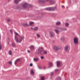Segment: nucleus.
Masks as SVG:
<instances>
[{
	"label": "nucleus",
	"instance_id": "4be33fe9",
	"mask_svg": "<svg viewBox=\"0 0 80 80\" xmlns=\"http://www.w3.org/2000/svg\"><path fill=\"white\" fill-rule=\"evenodd\" d=\"M39 3H40V2H44L45 0H38Z\"/></svg>",
	"mask_w": 80,
	"mask_h": 80
},
{
	"label": "nucleus",
	"instance_id": "6ab92c4d",
	"mask_svg": "<svg viewBox=\"0 0 80 80\" xmlns=\"http://www.w3.org/2000/svg\"><path fill=\"white\" fill-rule=\"evenodd\" d=\"M47 52L46 51H43L42 52V54H41V55H43V54H47Z\"/></svg>",
	"mask_w": 80,
	"mask_h": 80
},
{
	"label": "nucleus",
	"instance_id": "f8f14e48",
	"mask_svg": "<svg viewBox=\"0 0 80 80\" xmlns=\"http://www.w3.org/2000/svg\"><path fill=\"white\" fill-rule=\"evenodd\" d=\"M19 61H20V58L17 59L14 62V64H15V65H16L17 62H19Z\"/></svg>",
	"mask_w": 80,
	"mask_h": 80
},
{
	"label": "nucleus",
	"instance_id": "a211bd4d",
	"mask_svg": "<svg viewBox=\"0 0 80 80\" xmlns=\"http://www.w3.org/2000/svg\"><path fill=\"white\" fill-rule=\"evenodd\" d=\"M8 53L10 55H12V50H10L8 52Z\"/></svg>",
	"mask_w": 80,
	"mask_h": 80
},
{
	"label": "nucleus",
	"instance_id": "de8ad7c7",
	"mask_svg": "<svg viewBox=\"0 0 80 80\" xmlns=\"http://www.w3.org/2000/svg\"><path fill=\"white\" fill-rule=\"evenodd\" d=\"M18 0L19 1H21V0Z\"/></svg>",
	"mask_w": 80,
	"mask_h": 80
},
{
	"label": "nucleus",
	"instance_id": "423d86ee",
	"mask_svg": "<svg viewBox=\"0 0 80 80\" xmlns=\"http://www.w3.org/2000/svg\"><path fill=\"white\" fill-rule=\"evenodd\" d=\"M53 48L55 51H58L59 50H60L61 48H60L59 46H55Z\"/></svg>",
	"mask_w": 80,
	"mask_h": 80
},
{
	"label": "nucleus",
	"instance_id": "b1692460",
	"mask_svg": "<svg viewBox=\"0 0 80 80\" xmlns=\"http://www.w3.org/2000/svg\"><path fill=\"white\" fill-rule=\"evenodd\" d=\"M34 30V31H36V30H38V28L37 27H35L33 29Z\"/></svg>",
	"mask_w": 80,
	"mask_h": 80
},
{
	"label": "nucleus",
	"instance_id": "39448f33",
	"mask_svg": "<svg viewBox=\"0 0 80 80\" xmlns=\"http://www.w3.org/2000/svg\"><path fill=\"white\" fill-rule=\"evenodd\" d=\"M49 35H50V37L52 38V37H54L55 35V33H54L52 31H50L49 32Z\"/></svg>",
	"mask_w": 80,
	"mask_h": 80
},
{
	"label": "nucleus",
	"instance_id": "f3484780",
	"mask_svg": "<svg viewBox=\"0 0 80 80\" xmlns=\"http://www.w3.org/2000/svg\"><path fill=\"white\" fill-rule=\"evenodd\" d=\"M39 60V58H33V60L34 62H37Z\"/></svg>",
	"mask_w": 80,
	"mask_h": 80
},
{
	"label": "nucleus",
	"instance_id": "3c124183",
	"mask_svg": "<svg viewBox=\"0 0 80 80\" xmlns=\"http://www.w3.org/2000/svg\"><path fill=\"white\" fill-rule=\"evenodd\" d=\"M9 1H10V0H8Z\"/></svg>",
	"mask_w": 80,
	"mask_h": 80
},
{
	"label": "nucleus",
	"instance_id": "09e8293b",
	"mask_svg": "<svg viewBox=\"0 0 80 80\" xmlns=\"http://www.w3.org/2000/svg\"><path fill=\"white\" fill-rule=\"evenodd\" d=\"M26 70H27V69H26Z\"/></svg>",
	"mask_w": 80,
	"mask_h": 80
},
{
	"label": "nucleus",
	"instance_id": "ddd939ff",
	"mask_svg": "<svg viewBox=\"0 0 80 80\" xmlns=\"http://www.w3.org/2000/svg\"><path fill=\"white\" fill-rule=\"evenodd\" d=\"M57 29H61V30H63V31H66V30H67V29L66 28H58Z\"/></svg>",
	"mask_w": 80,
	"mask_h": 80
},
{
	"label": "nucleus",
	"instance_id": "20e7f679",
	"mask_svg": "<svg viewBox=\"0 0 80 80\" xmlns=\"http://www.w3.org/2000/svg\"><path fill=\"white\" fill-rule=\"evenodd\" d=\"M64 51L67 52V53H69V50H70V48L67 46H66L64 47Z\"/></svg>",
	"mask_w": 80,
	"mask_h": 80
},
{
	"label": "nucleus",
	"instance_id": "c03bdc74",
	"mask_svg": "<svg viewBox=\"0 0 80 80\" xmlns=\"http://www.w3.org/2000/svg\"><path fill=\"white\" fill-rule=\"evenodd\" d=\"M46 68H45V67H44L43 68V69H45Z\"/></svg>",
	"mask_w": 80,
	"mask_h": 80
},
{
	"label": "nucleus",
	"instance_id": "7ed1b4c3",
	"mask_svg": "<svg viewBox=\"0 0 80 80\" xmlns=\"http://www.w3.org/2000/svg\"><path fill=\"white\" fill-rule=\"evenodd\" d=\"M45 10L48 11H53V10H56V7L47 8H46Z\"/></svg>",
	"mask_w": 80,
	"mask_h": 80
},
{
	"label": "nucleus",
	"instance_id": "a18cd8bd",
	"mask_svg": "<svg viewBox=\"0 0 80 80\" xmlns=\"http://www.w3.org/2000/svg\"><path fill=\"white\" fill-rule=\"evenodd\" d=\"M8 41H10V38H8Z\"/></svg>",
	"mask_w": 80,
	"mask_h": 80
},
{
	"label": "nucleus",
	"instance_id": "a19ab883",
	"mask_svg": "<svg viewBox=\"0 0 80 80\" xmlns=\"http://www.w3.org/2000/svg\"><path fill=\"white\" fill-rule=\"evenodd\" d=\"M29 7H30L31 8V7H32V5L30 4V5H29Z\"/></svg>",
	"mask_w": 80,
	"mask_h": 80
},
{
	"label": "nucleus",
	"instance_id": "4c0bfd02",
	"mask_svg": "<svg viewBox=\"0 0 80 80\" xmlns=\"http://www.w3.org/2000/svg\"><path fill=\"white\" fill-rule=\"evenodd\" d=\"M32 65H33L32 64V63H30V67H32Z\"/></svg>",
	"mask_w": 80,
	"mask_h": 80
},
{
	"label": "nucleus",
	"instance_id": "4468645a",
	"mask_svg": "<svg viewBox=\"0 0 80 80\" xmlns=\"http://www.w3.org/2000/svg\"><path fill=\"white\" fill-rule=\"evenodd\" d=\"M14 2L15 4H18L19 2V1L18 0H14Z\"/></svg>",
	"mask_w": 80,
	"mask_h": 80
},
{
	"label": "nucleus",
	"instance_id": "c9c22d12",
	"mask_svg": "<svg viewBox=\"0 0 80 80\" xmlns=\"http://www.w3.org/2000/svg\"><path fill=\"white\" fill-rule=\"evenodd\" d=\"M9 64H10V65H11L12 64V61H10L9 62Z\"/></svg>",
	"mask_w": 80,
	"mask_h": 80
},
{
	"label": "nucleus",
	"instance_id": "37998d69",
	"mask_svg": "<svg viewBox=\"0 0 80 80\" xmlns=\"http://www.w3.org/2000/svg\"><path fill=\"white\" fill-rule=\"evenodd\" d=\"M38 68H39V69H41V67H38Z\"/></svg>",
	"mask_w": 80,
	"mask_h": 80
},
{
	"label": "nucleus",
	"instance_id": "dca6fc26",
	"mask_svg": "<svg viewBox=\"0 0 80 80\" xmlns=\"http://www.w3.org/2000/svg\"><path fill=\"white\" fill-rule=\"evenodd\" d=\"M22 26L23 27H28V26H29V25L27 24V23H24L22 24Z\"/></svg>",
	"mask_w": 80,
	"mask_h": 80
},
{
	"label": "nucleus",
	"instance_id": "473e14b6",
	"mask_svg": "<svg viewBox=\"0 0 80 80\" xmlns=\"http://www.w3.org/2000/svg\"><path fill=\"white\" fill-rule=\"evenodd\" d=\"M53 75V72H52L51 73V76H52Z\"/></svg>",
	"mask_w": 80,
	"mask_h": 80
},
{
	"label": "nucleus",
	"instance_id": "e433bc0d",
	"mask_svg": "<svg viewBox=\"0 0 80 80\" xmlns=\"http://www.w3.org/2000/svg\"><path fill=\"white\" fill-rule=\"evenodd\" d=\"M44 58L43 57V56L41 57V59H43Z\"/></svg>",
	"mask_w": 80,
	"mask_h": 80
},
{
	"label": "nucleus",
	"instance_id": "2f4dec72",
	"mask_svg": "<svg viewBox=\"0 0 80 80\" xmlns=\"http://www.w3.org/2000/svg\"><path fill=\"white\" fill-rule=\"evenodd\" d=\"M10 32L11 33H13V31H12V29H11L10 30Z\"/></svg>",
	"mask_w": 80,
	"mask_h": 80
},
{
	"label": "nucleus",
	"instance_id": "1a4fd4ad",
	"mask_svg": "<svg viewBox=\"0 0 80 80\" xmlns=\"http://www.w3.org/2000/svg\"><path fill=\"white\" fill-rule=\"evenodd\" d=\"M29 48L31 50H35V47L34 46H30Z\"/></svg>",
	"mask_w": 80,
	"mask_h": 80
},
{
	"label": "nucleus",
	"instance_id": "8fccbe9b",
	"mask_svg": "<svg viewBox=\"0 0 80 80\" xmlns=\"http://www.w3.org/2000/svg\"><path fill=\"white\" fill-rule=\"evenodd\" d=\"M33 28H31V29H32Z\"/></svg>",
	"mask_w": 80,
	"mask_h": 80
},
{
	"label": "nucleus",
	"instance_id": "72a5a7b5",
	"mask_svg": "<svg viewBox=\"0 0 80 80\" xmlns=\"http://www.w3.org/2000/svg\"><path fill=\"white\" fill-rule=\"evenodd\" d=\"M15 34L16 35H19V34H18L16 32H15Z\"/></svg>",
	"mask_w": 80,
	"mask_h": 80
},
{
	"label": "nucleus",
	"instance_id": "7c9ffc66",
	"mask_svg": "<svg viewBox=\"0 0 80 80\" xmlns=\"http://www.w3.org/2000/svg\"><path fill=\"white\" fill-rule=\"evenodd\" d=\"M29 24L30 25H32V24H33V22H30L29 23Z\"/></svg>",
	"mask_w": 80,
	"mask_h": 80
},
{
	"label": "nucleus",
	"instance_id": "f257e3e1",
	"mask_svg": "<svg viewBox=\"0 0 80 80\" xmlns=\"http://www.w3.org/2000/svg\"><path fill=\"white\" fill-rule=\"evenodd\" d=\"M14 38L15 40H16V42L17 43H21L22 42V40H23V39H24V37H21V39H20L19 41H18V37H17L16 36H15Z\"/></svg>",
	"mask_w": 80,
	"mask_h": 80
},
{
	"label": "nucleus",
	"instance_id": "9b49d317",
	"mask_svg": "<svg viewBox=\"0 0 80 80\" xmlns=\"http://www.w3.org/2000/svg\"><path fill=\"white\" fill-rule=\"evenodd\" d=\"M60 62L57 61V65L58 67H60Z\"/></svg>",
	"mask_w": 80,
	"mask_h": 80
},
{
	"label": "nucleus",
	"instance_id": "c756f323",
	"mask_svg": "<svg viewBox=\"0 0 80 80\" xmlns=\"http://www.w3.org/2000/svg\"><path fill=\"white\" fill-rule=\"evenodd\" d=\"M12 47H14L15 46V43H12Z\"/></svg>",
	"mask_w": 80,
	"mask_h": 80
},
{
	"label": "nucleus",
	"instance_id": "2eb2a0df",
	"mask_svg": "<svg viewBox=\"0 0 80 80\" xmlns=\"http://www.w3.org/2000/svg\"><path fill=\"white\" fill-rule=\"evenodd\" d=\"M48 65H49V66L48 67V68L52 67V65H53V64L52 63V62H49Z\"/></svg>",
	"mask_w": 80,
	"mask_h": 80
},
{
	"label": "nucleus",
	"instance_id": "c85d7f7f",
	"mask_svg": "<svg viewBox=\"0 0 80 80\" xmlns=\"http://www.w3.org/2000/svg\"><path fill=\"white\" fill-rule=\"evenodd\" d=\"M44 77L42 76V77H41V78L42 80H44Z\"/></svg>",
	"mask_w": 80,
	"mask_h": 80
},
{
	"label": "nucleus",
	"instance_id": "58836bf2",
	"mask_svg": "<svg viewBox=\"0 0 80 80\" xmlns=\"http://www.w3.org/2000/svg\"><path fill=\"white\" fill-rule=\"evenodd\" d=\"M7 21H8V22H10V19H8L7 20Z\"/></svg>",
	"mask_w": 80,
	"mask_h": 80
},
{
	"label": "nucleus",
	"instance_id": "49530a36",
	"mask_svg": "<svg viewBox=\"0 0 80 80\" xmlns=\"http://www.w3.org/2000/svg\"><path fill=\"white\" fill-rule=\"evenodd\" d=\"M62 7H64V6H62Z\"/></svg>",
	"mask_w": 80,
	"mask_h": 80
},
{
	"label": "nucleus",
	"instance_id": "393cba45",
	"mask_svg": "<svg viewBox=\"0 0 80 80\" xmlns=\"http://www.w3.org/2000/svg\"><path fill=\"white\" fill-rule=\"evenodd\" d=\"M57 80H61V78L60 77H58L57 78Z\"/></svg>",
	"mask_w": 80,
	"mask_h": 80
},
{
	"label": "nucleus",
	"instance_id": "f704fd0d",
	"mask_svg": "<svg viewBox=\"0 0 80 80\" xmlns=\"http://www.w3.org/2000/svg\"><path fill=\"white\" fill-rule=\"evenodd\" d=\"M58 69H55V72H58Z\"/></svg>",
	"mask_w": 80,
	"mask_h": 80
},
{
	"label": "nucleus",
	"instance_id": "aec40b11",
	"mask_svg": "<svg viewBox=\"0 0 80 80\" xmlns=\"http://www.w3.org/2000/svg\"><path fill=\"white\" fill-rule=\"evenodd\" d=\"M54 31H55V32L56 33H57V34L59 33V31L57 29H55L54 30Z\"/></svg>",
	"mask_w": 80,
	"mask_h": 80
},
{
	"label": "nucleus",
	"instance_id": "412c9836",
	"mask_svg": "<svg viewBox=\"0 0 80 80\" xmlns=\"http://www.w3.org/2000/svg\"><path fill=\"white\" fill-rule=\"evenodd\" d=\"M63 40H64V38L62 37L60 38V41L61 42H63Z\"/></svg>",
	"mask_w": 80,
	"mask_h": 80
},
{
	"label": "nucleus",
	"instance_id": "a878e982",
	"mask_svg": "<svg viewBox=\"0 0 80 80\" xmlns=\"http://www.w3.org/2000/svg\"><path fill=\"white\" fill-rule=\"evenodd\" d=\"M65 25L66 27H68V25H69V24L68 23H66L65 24Z\"/></svg>",
	"mask_w": 80,
	"mask_h": 80
},
{
	"label": "nucleus",
	"instance_id": "6e6552de",
	"mask_svg": "<svg viewBox=\"0 0 80 80\" xmlns=\"http://www.w3.org/2000/svg\"><path fill=\"white\" fill-rule=\"evenodd\" d=\"M28 6V3H24L22 4V7L24 8H27Z\"/></svg>",
	"mask_w": 80,
	"mask_h": 80
},
{
	"label": "nucleus",
	"instance_id": "79ce46f5",
	"mask_svg": "<svg viewBox=\"0 0 80 80\" xmlns=\"http://www.w3.org/2000/svg\"><path fill=\"white\" fill-rule=\"evenodd\" d=\"M2 49V46L0 45V50Z\"/></svg>",
	"mask_w": 80,
	"mask_h": 80
},
{
	"label": "nucleus",
	"instance_id": "bb28decb",
	"mask_svg": "<svg viewBox=\"0 0 80 80\" xmlns=\"http://www.w3.org/2000/svg\"><path fill=\"white\" fill-rule=\"evenodd\" d=\"M31 74H33L34 73V72H33V70H32L31 71Z\"/></svg>",
	"mask_w": 80,
	"mask_h": 80
},
{
	"label": "nucleus",
	"instance_id": "0eeeda50",
	"mask_svg": "<svg viewBox=\"0 0 80 80\" xmlns=\"http://www.w3.org/2000/svg\"><path fill=\"white\" fill-rule=\"evenodd\" d=\"M74 43L75 44H77L78 43V38H74Z\"/></svg>",
	"mask_w": 80,
	"mask_h": 80
},
{
	"label": "nucleus",
	"instance_id": "5701e85b",
	"mask_svg": "<svg viewBox=\"0 0 80 80\" xmlns=\"http://www.w3.org/2000/svg\"><path fill=\"white\" fill-rule=\"evenodd\" d=\"M61 23L60 22H57L56 23V25H60V24H61Z\"/></svg>",
	"mask_w": 80,
	"mask_h": 80
},
{
	"label": "nucleus",
	"instance_id": "9d476101",
	"mask_svg": "<svg viewBox=\"0 0 80 80\" xmlns=\"http://www.w3.org/2000/svg\"><path fill=\"white\" fill-rule=\"evenodd\" d=\"M46 1H47V2H48V1H49L50 3L52 4H54L55 3L54 1L52 0H46Z\"/></svg>",
	"mask_w": 80,
	"mask_h": 80
},
{
	"label": "nucleus",
	"instance_id": "f03ea898",
	"mask_svg": "<svg viewBox=\"0 0 80 80\" xmlns=\"http://www.w3.org/2000/svg\"><path fill=\"white\" fill-rule=\"evenodd\" d=\"M43 47H39L38 48V53L40 54H43Z\"/></svg>",
	"mask_w": 80,
	"mask_h": 80
},
{
	"label": "nucleus",
	"instance_id": "cd10ccee",
	"mask_svg": "<svg viewBox=\"0 0 80 80\" xmlns=\"http://www.w3.org/2000/svg\"><path fill=\"white\" fill-rule=\"evenodd\" d=\"M37 37H38V38H39V37H40V34H37Z\"/></svg>",
	"mask_w": 80,
	"mask_h": 80
},
{
	"label": "nucleus",
	"instance_id": "ea45409f",
	"mask_svg": "<svg viewBox=\"0 0 80 80\" xmlns=\"http://www.w3.org/2000/svg\"><path fill=\"white\" fill-rule=\"evenodd\" d=\"M28 53H30V51L29 50H28Z\"/></svg>",
	"mask_w": 80,
	"mask_h": 80
}]
</instances>
